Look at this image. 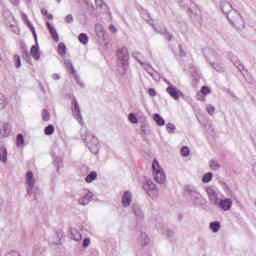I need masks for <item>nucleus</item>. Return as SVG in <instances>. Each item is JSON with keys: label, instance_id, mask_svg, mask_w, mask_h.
Masks as SVG:
<instances>
[{"label": "nucleus", "instance_id": "obj_1", "mask_svg": "<svg viewBox=\"0 0 256 256\" xmlns=\"http://www.w3.org/2000/svg\"><path fill=\"white\" fill-rule=\"evenodd\" d=\"M220 9L222 13L226 15L231 25H233L236 29H245V20H243V16H241L236 9H233V5H231L228 1H222L220 3Z\"/></svg>", "mask_w": 256, "mask_h": 256}, {"label": "nucleus", "instance_id": "obj_2", "mask_svg": "<svg viewBox=\"0 0 256 256\" xmlns=\"http://www.w3.org/2000/svg\"><path fill=\"white\" fill-rule=\"evenodd\" d=\"M178 5L186 11L192 21H201V9L193 0H178Z\"/></svg>", "mask_w": 256, "mask_h": 256}, {"label": "nucleus", "instance_id": "obj_3", "mask_svg": "<svg viewBox=\"0 0 256 256\" xmlns=\"http://www.w3.org/2000/svg\"><path fill=\"white\" fill-rule=\"evenodd\" d=\"M82 139L91 153H93L94 155H97V153H99V139L96 138L95 135L86 132L85 136H82Z\"/></svg>", "mask_w": 256, "mask_h": 256}, {"label": "nucleus", "instance_id": "obj_4", "mask_svg": "<svg viewBox=\"0 0 256 256\" xmlns=\"http://www.w3.org/2000/svg\"><path fill=\"white\" fill-rule=\"evenodd\" d=\"M152 170L156 183L162 185L166 181L167 177L165 176V172H163V168H161L157 160L152 162Z\"/></svg>", "mask_w": 256, "mask_h": 256}, {"label": "nucleus", "instance_id": "obj_5", "mask_svg": "<svg viewBox=\"0 0 256 256\" xmlns=\"http://www.w3.org/2000/svg\"><path fill=\"white\" fill-rule=\"evenodd\" d=\"M72 113L74 119L78 121L79 124L83 125V116L81 115V107H79V102H77V98H73L72 100Z\"/></svg>", "mask_w": 256, "mask_h": 256}, {"label": "nucleus", "instance_id": "obj_6", "mask_svg": "<svg viewBox=\"0 0 256 256\" xmlns=\"http://www.w3.org/2000/svg\"><path fill=\"white\" fill-rule=\"evenodd\" d=\"M185 194L192 199V201H199L201 199V193L197 191V188L191 185H187L184 188Z\"/></svg>", "mask_w": 256, "mask_h": 256}, {"label": "nucleus", "instance_id": "obj_7", "mask_svg": "<svg viewBox=\"0 0 256 256\" xmlns=\"http://www.w3.org/2000/svg\"><path fill=\"white\" fill-rule=\"evenodd\" d=\"M206 193L213 205H219V194L217 193V187L215 186L208 187L206 189Z\"/></svg>", "mask_w": 256, "mask_h": 256}, {"label": "nucleus", "instance_id": "obj_8", "mask_svg": "<svg viewBox=\"0 0 256 256\" xmlns=\"http://www.w3.org/2000/svg\"><path fill=\"white\" fill-rule=\"evenodd\" d=\"M26 185L28 195H33V189H35V176L32 171H28L26 174Z\"/></svg>", "mask_w": 256, "mask_h": 256}, {"label": "nucleus", "instance_id": "obj_9", "mask_svg": "<svg viewBox=\"0 0 256 256\" xmlns=\"http://www.w3.org/2000/svg\"><path fill=\"white\" fill-rule=\"evenodd\" d=\"M117 58L123 65H129V50H127V47H122L117 51Z\"/></svg>", "mask_w": 256, "mask_h": 256}, {"label": "nucleus", "instance_id": "obj_10", "mask_svg": "<svg viewBox=\"0 0 256 256\" xmlns=\"http://www.w3.org/2000/svg\"><path fill=\"white\" fill-rule=\"evenodd\" d=\"M143 189L150 197H157V185H155L152 180H148L147 183L143 185Z\"/></svg>", "mask_w": 256, "mask_h": 256}, {"label": "nucleus", "instance_id": "obj_11", "mask_svg": "<svg viewBox=\"0 0 256 256\" xmlns=\"http://www.w3.org/2000/svg\"><path fill=\"white\" fill-rule=\"evenodd\" d=\"M168 85L169 86L166 88V92L168 93V95H170V97H172L174 101H179V98L181 97V95H183V93L175 86H173V84L168 83Z\"/></svg>", "mask_w": 256, "mask_h": 256}, {"label": "nucleus", "instance_id": "obj_12", "mask_svg": "<svg viewBox=\"0 0 256 256\" xmlns=\"http://www.w3.org/2000/svg\"><path fill=\"white\" fill-rule=\"evenodd\" d=\"M203 55L207 61H215L219 59V55L213 50V48H205L202 50Z\"/></svg>", "mask_w": 256, "mask_h": 256}, {"label": "nucleus", "instance_id": "obj_13", "mask_svg": "<svg viewBox=\"0 0 256 256\" xmlns=\"http://www.w3.org/2000/svg\"><path fill=\"white\" fill-rule=\"evenodd\" d=\"M216 207H219L222 209V211H231V207H233V200L231 198L221 199L218 200V205Z\"/></svg>", "mask_w": 256, "mask_h": 256}, {"label": "nucleus", "instance_id": "obj_14", "mask_svg": "<svg viewBox=\"0 0 256 256\" xmlns=\"http://www.w3.org/2000/svg\"><path fill=\"white\" fill-rule=\"evenodd\" d=\"M142 67H143L144 71H146L152 79H155V81H157V79H159V74H157V72L153 69L152 65L144 64V65H142Z\"/></svg>", "mask_w": 256, "mask_h": 256}, {"label": "nucleus", "instance_id": "obj_15", "mask_svg": "<svg viewBox=\"0 0 256 256\" xmlns=\"http://www.w3.org/2000/svg\"><path fill=\"white\" fill-rule=\"evenodd\" d=\"M0 135L1 137H9L11 135V125L9 123L0 124Z\"/></svg>", "mask_w": 256, "mask_h": 256}, {"label": "nucleus", "instance_id": "obj_16", "mask_svg": "<svg viewBox=\"0 0 256 256\" xmlns=\"http://www.w3.org/2000/svg\"><path fill=\"white\" fill-rule=\"evenodd\" d=\"M30 53L35 61H39L41 59V52H39V43L36 42V45L31 47Z\"/></svg>", "mask_w": 256, "mask_h": 256}, {"label": "nucleus", "instance_id": "obj_17", "mask_svg": "<svg viewBox=\"0 0 256 256\" xmlns=\"http://www.w3.org/2000/svg\"><path fill=\"white\" fill-rule=\"evenodd\" d=\"M92 199H93V192H88L79 199L78 203L79 205H89Z\"/></svg>", "mask_w": 256, "mask_h": 256}, {"label": "nucleus", "instance_id": "obj_18", "mask_svg": "<svg viewBox=\"0 0 256 256\" xmlns=\"http://www.w3.org/2000/svg\"><path fill=\"white\" fill-rule=\"evenodd\" d=\"M132 199H133V196L131 195V192L129 191L124 192L122 196L123 207H129L131 205Z\"/></svg>", "mask_w": 256, "mask_h": 256}, {"label": "nucleus", "instance_id": "obj_19", "mask_svg": "<svg viewBox=\"0 0 256 256\" xmlns=\"http://www.w3.org/2000/svg\"><path fill=\"white\" fill-rule=\"evenodd\" d=\"M132 211L136 219H143V217H145V214L143 213V210L141 209V206H139V204H133Z\"/></svg>", "mask_w": 256, "mask_h": 256}, {"label": "nucleus", "instance_id": "obj_20", "mask_svg": "<svg viewBox=\"0 0 256 256\" xmlns=\"http://www.w3.org/2000/svg\"><path fill=\"white\" fill-rule=\"evenodd\" d=\"M211 93V89L208 86H203L200 92L197 93L196 98L198 101H205V97L203 95H209Z\"/></svg>", "mask_w": 256, "mask_h": 256}, {"label": "nucleus", "instance_id": "obj_21", "mask_svg": "<svg viewBox=\"0 0 256 256\" xmlns=\"http://www.w3.org/2000/svg\"><path fill=\"white\" fill-rule=\"evenodd\" d=\"M149 236L145 232H141L138 237V243H140L141 247H145V245H149Z\"/></svg>", "mask_w": 256, "mask_h": 256}, {"label": "nucleus", "instance_id": "obj_22", "mask_svg": "<svg viewBox=\"0 0 256 256\" xmlns=\"http://www.w3.org/2000/svg\"><path fill=\"white\" fill-rule=\"evenodd\" d=\"M70 239H73V241H81V232L75 228L70 229Z\"/></svg>", "mask_w": 256, "mask_h": 256}, {"label": "nucleus", "instance_id": "obj_23", "mask_svg": "<svg viewBox=\"0 0 256 256\" xmlns=\"http://www.w3.org/2000/svg\"><path fill=\"white\" fill-rule=\"evenodd\" d=\"M95 31H96V35H97V37H99V39H102V37H104V35H105V28L103 27V25L96 24L95 25Z\"/></svg>", "mask_w": 256, "mask_h": 256}, {"label": "nucleus", "instance_id": "obj_24", "mask_svg": "<svg viewBox=\"0 0 256 256\" xmlns=\"http://www.w3.org/2000/svg\"><path fill=\"white\" fill-rule=\"evenodd\" d=\"M0 161L2 163H7V148H5V146L0 148Z\"/></svg>", "mask_w": 256, "mask_h": 256}, {"label": "nucleus", "instance_id": "obj_25", "mask_svg": "<svg viewBox=\"0 0 256 256\" xmlns=\"http://www.w3.org/2000/svg\"><path fill=\"white\" fill-rule=\"evenodd\" d=\"M210 229L212 233H218V231L221 229V223L219 221L211 222Z\"/></svg>", "mask_w": 256, "mask_h": 256}, {"label": "nucleus", "instance_id": "obj_26", "mask_svg": "<svg viewBox=\"0 0 256 256\" xmlns=\"http://www.w3.org/2000/svg\"><path fill=\"white\" fill-rule=\"evenodd\" d=\"M210 66L212 67V69H214L218 73H223V71H225V68L223 67V64H218V63H215V62H210Z\"/></svg>", "mask_w": 256, "mask_h": 256}, {"label": "nucleus", "instance_id": "obj_27", "mask_svg": "<svg viewBox=\"0 0 256 256\" xmlns=\"http://www.w3.org/2000/svg\"><path fill=\"white\" fill-rule=\"evenodd\" d=\"M78 41L82 45H87V43H89V36H87V34H85V33H80L78 36Z\"/></svg>", "mask_w": 256, "mask_h": 256}, {"label": "nucleus", "instance_id": "obj_28", "mask_svg": "<svg viewBox=\"0 0 256 256\" xmlns=\"http://www.w3.org/2000/svg\"><path fill=\"white\" fill-rule=\"evenodd\" d=\"M64 65L72 75H75V67H73V63L71 62V60H64Z\"/></svg>", "mask_w": 256, "mask_h": 256}, {"label": "nucleus", "instance_id": "obj_29", "mask_svg": "<svg viewBox=\"0 0 256 256\" xmlns=\"http://www.w3.org/2000/svg\"><path fill=\"white\" fill-rule=\"evenodd\" d=\"M154 121L159 125V127H163V125H165V119H163L159 114H154Z\"/></svg>", "mask_w": 256, "mask_h": 256}, {"label": "nucleus", "instance_id": "obj_30", "mask_svg": "<svg viewBox=\"0 0 256 256\" xmlns=\"http://www.w3.org/2000/svg\"><path fill=\"white\" fill-rule=\"evenodd\" d=\"M152 27L156 33H166L167 28L165 26H161L159 24H152Z\"/></svg>", "mask_w": 256, "mask_h": 256}, {"label": "nucleus", "instance_id": "obj_31", "mask_svg": "<svg viewBox=\"0 0 256 256\" xmlns=\"http://www.w3.org/2000/svg\"><path fill=\"white\" fill-rule=\"evenodd\" d=\"M97 179V172H90L88 177L85 178L86 183H93Z\"/></svg>", "mask_w": 256, "mask_h": 256}, {"label": "nucleus", "instance_id": "obj_32", "mask_svg": "<svg viewBox=\"0 0 256 256\" xmlns=\"http://www.w3.org/2000/svg\"><path fill=\"white\" fill-rule=\"evenodd\" d=\"M132 57L133 59H135L140 65H145V63H143L141 61V57H143V55H141L139 52H132Z\"/></svg>", "mask_w": 256, "mask_h": 256}, {"label": "nucleus", "instance_id": "obj_33", "mask_svg": "<svg viewBox=\"0 0 256 256\" xmlns=\"http://www.w3.org/2000/svg\"><path fill=\"white\" fill-rule=\"evenodd\" d=\"M45 135H53L55 133V126L52 124L48 125L44 130Z\"/></svg>", "mask_w": 256, "mask_h": 256}, {"label": "nucleus", "instance_id": "obj_34", "mask_svg": "<svg viewBox=\"0 0 256 256\" xmlns=\"http://www.w3.org/2000/svg\"><path fill=\"white\" fill-rule=\"evenodd\" d=\"M58 53H59L60 55H66V54H67V47L65 46L64 43H60V44L58 45Z\"/></svg>", "mask_w": 256, "mask_h": 256}, {"label": "nucleus", "instance_id": "obj_35", "mask_svg": "<svg viewBox=\"0 0 256 256\" xmlns=\"http://www.w3.org/2000/svg\"><path fill=\"white\" fill-rule=\"evenodd\" d=\"M128 119L130 123H133L134 125H137V123H139V119H137V116L135 115V113H130L128 115Z\"/></svg>", "mask_w": 256, "mask_h": 256}, {"label": "nucleus", "instance_id": "obj_36", "mask_svg": "<svg viewBox=\"0 0 256 256\" xmlns=\"http://www.w3.org/2000/svg\"><path fill=\"white\" fill-rule=\"evenodd\" d=\"M166 131L167 133H169L170 135H173L175 133V125L173 123H168L166 125Z\"/></svg>", "mask_w": 256, "mask_h": 256}, {"label": "nucleus", "instance_id": "obj_37", "mask_svg": "<svg viewBox=\"0 0 256 256\" xmlns=\"http://www.w3.org/2000/svg\"><path fill=\"white\" fill-rule=\"evenodd\" d=\"M25 139L23 138V134H18L16 138V145L18 147H21V145H24Z\"/></svg>", "mask_w": 256, "mask_h": 256}, {"label": "nucleus", "instance_id": "obj_38", "mask_svg": "<svg viewBox=\"0 0 256 256\" xmlns=\"http://www.w3.org/2000/svg\"><path fill=\"white\" fill-rule=\"evenodd\" d=\"M7 106V98L5 95H0V109H4Z\"/></svg>", "mask_w": 256, "mask_h": 256}, {"label": "nucleus", "instance_id": "obj_39", "mask_svg": "<svg viewBox=\"0 0 256 256\" xmlns=\"http://www.w3.org/2000/svg\"><path fill=\"white\" fill-rule=\"evenodd\" d=\"M211 179H213V173L208 172L203 176L202 181L203 183H209Z\"/></svg>", "mask_w": 256, "mask_h": 256}, {"label": "nucleus", "instance_id": "obj_40", "mask_svg": "<svg viewBox=\"0 0 256 256\" xmlns=\"http://www.w3.org/2000/svg\"><path fill=\"white\" fill-rule=\"evenodd\" d=\"M15 67L16 69H21V56L15 54L14 55Z\"/></svg>", "mask_w": 256, "mask_h": 256}, {"label": "nucleus", "instance_id": "obj_41", "mask_svg": "<svg viewBox=\"0 0 256 256\" xmlns=\"http://www.w3.org/2000/svg\"><path fill=\"white\" fill-rule=\"evenodd\" d=\"M52 38L54 39V41H59V34H57V30H55V28H50L49 30Z\"/></svg>", "mask_w": 256, "mask_h": 256}, {"label": "nucleus", "instance_id": "obj_42", "mask_svg": "<svg viewBox=\"0 0 256 256\" xmlns=\"http://www.w3.org/2000/svg\"><path fill=\"white\" fill-rule=\"evenodd\" d=\"M57 241L54 242V245H61V239H63V231H57L56 232Z\"/></svg>", "mask_w": 256, "mask_h": 256}, {"label": "nucleus", "instance_id": "obj_43", "mask_svg": "<svg viewBox=\"0 0 256 256\" xmlns=\"http://www.w3.org/2000/svg\"><path fill=\"white\" fill-rule=\"evenodd\" d=\"M189 153H191V151L189 150V147L184 146L181 148L182 157H189Z\"/></svg>", "mask_w": 256, "mask_h": 256}, {"label": "nucleus", "instance_id": "obj_44", "mask_svg": "<svg viewBox=\"0 0 256 256\" xmlns=\"http://www.w3.org/2000/svg\"><path fill=\"white\" fill-rule=\"evenodd\" d=\"M219 163H217L215 160L210 161V168L213 169V171H217L220 169Z\"/></svg>", "mask_w": 256, "mask_h": 256}, {"label": "nucleus", "instance_id": "obj_45", "mask_svg": "<svg viewBox=\"0 0 256 256\" xmlns=\"http://www.w3.org/2000/svg\"><path fill=\"white\" fill-rule=\"evenodd\" d=\"M51 119V116L49 115V112L47 110L42 111V120L43 121H49Z\"/></svg>", "mask_w": 256, "mask_h": 256}, {"label": "nucleus", "instance_id": "obj_46", "mask_svg": "<svg viewBox=\"0 0 256 256\" xmlns=\"http://www.w3.org/2000/svg\"><path fill=\"white\" fill-rule=\"evenodd\" d=\"M234 65H235V67L238 69V71H243V69H244V66H243V64H241V61H239V60H236L235 62H234Z\"/></svg>", "mask_w": 256, "mask_h": 256}, {"label": "nucleus", "instance_id": "obj_47", "mask_svg": "<svg viewBox=\"0 0 256 256\" xmlns=\"http://www.w3.org/2000/svg\"><path fill=\"white\" fill-rule=\"evenodd\" d=\"M140 129L144 135H147L149 133V126H147V124H142Z\"/></svg>", "mask_w": 256, "mask_h": 256}, {"label": "nucleus", "instance_id": "obj_48", "mask_svg": "<svg viewBox=\"0 0 256 256\" xmlns=\"http://www.w3.org/2000/svg\"><path fill=\"white\" fill-rule=\"evenodd\" d=\"M206 111L209 113V115H213L215 113V106L207 105Z\"/></svg>", "mask_w": 256, "mask_h": 256}, {"label": "nucleus", "instance_id": "obj_49", "mask_svg": "<svg viewBox=\"0 0 256 256\" xmlns=\"http://www.w3.org/2000/svg\"><path fill=\"white\" fill-rule=\"evenodd\" d=\"M73 75L77 85H80V87H83V82H81V78L77 75V73L75 72Z\"/></svg>", "mask_w": 256, "mask_h": 256}, {"label": "nucleus", "instance_id": "obj_50", "mask_svg": "<svg viewBox=\"0 0 256 256\" xmlns=\"http://www.w3.org/2000/svg\"><path fill=\"white\" fill-rule=\"evenodd\" d=\"M65 23H73L74 19H73V15L68 14L65 18H64Z\"/></svg>", "mask_w": 256, "mask_h": 256}, {"label": "nucleus", "instance_id": "obj_51", "mask_svg": "<svg viewBox=\"0 0 256 256\" xmlns=\"http://www.w3.org/2000/svg\"><path fill=\"white\" fill-rule=\"evenodd\" d=\"M164 35H165V39H167V41H172L173 34L166 31V32H164Z\"/></svg>", "mask_w": 256, "mask_h": 256}, {"label": "nucleus", "instance_id": "obj_52", "mask_svg": "<svg viewBox=\"0 0 256 256\" xmlns=\"http://www.w3.org/2000/svg\"><path fill=\"white\" fill-rule=\"evenodd\" d=\"M90 243H91V239H89V238H85L84 240H83V247H84V249H86V247L88 246V245H90Z\"/></svg>", "mask_w": 256, "mask_h": 256}, {"label": "nucleus", "instance_id": "obj_53", "mask_svg": "<svg viewBox=\"0 0 256 256\" xmlns=\"http://www.w3.org/2000/svg\"><path fill=\"white\" fill-rule=\"evenodd\" d=\"M142 19H144L145 21H150L151 16L147 12H145V13H142Z\"/></svg>", "mask_w": 256, "mask_h": 256}, {"label": "nucleus", "instance_id": "obj_54", "mask_svg": "<svg viewBox=\"0 0 256 256\" xmlns=\"http://www.w3.org/2000/svg\"><path fill=\"white\" fill-rule=\"evenodd\" d=\"M148 94L150 95V97H155L157 95V92L155 91V89L150 88L148 90Z\"/></svg>", "mask_w": 256, "mask_h": 256}, {"label": "nucleus", "instance_id": "obj_55", "mask_svg": "<svg viewBox=\"0 0 256 256\" xmlns=\"http://www.w3.org/2000/svg\"><path fill=\"white\" fill-rule=\"evenodd\" d=\"M96 6L99 7L100 9L105 5V2L103 0H96Z\"/></svg>", "mask_w": 256, "mask_h": 256}, {"label": "nucleus", "instance_id": "obj_56", "mask_svg": "<svg viewBox=\"0 0 256 256\" xmlns=\"http://www.w3.org/2000/svg\"><path fill=\"white\" fill-rule=\"evenodd\" d=\"M30 30L32 31V35H33V37H34V39H35V43H37V32H35V27L32 26V27L30 28Z\"/></svg>", "mask_w": 256, "mask_h": 256}, {"label": "nucleus", "instance_id": "obj_57", "mask_svg": "<svg viewBox=\"0 0 256 256\" xmlns=\"http://www.w3.org/2000/svg\"><path fill=\"white\" fill-rule=\"evenodd\" d=\"M57 163V171H59V167H63V160L59 159L58 161H56Z\"/></svg>", "mask_w": 256, "mask_h": 256}, {"label": "nucleus", "instance_id": "obj_58", "mask_svg": "<svg viewBox=\"0 0 256 256\" xmlns=\"http://www.w3.org/2000/svg\"><path fill=\"white\" fill-rule=\"evenodd\" d=\"M11 27H12L13 33H15L16 35H19V28H17V26H13V25H11Z\"/></svg>", "mask_w": 256, "mask_h": 256}, {"label": "nucleus", "instance_id": "obj_59", "mask_svg": "<svg viewBox=\"0 0 256 256\" xmlns=\"http://www.w3.org/2000/svg\"><path fill=\"white\" fill-rule=\"evenodd\" d=\"M173 235H175V232L171 229L167 230V237H173Z\"/></svg>", "mask_w": 256, "mask_h": 256}, {"label": "nucleus", "instance_id": "obj_60", "mask_svg": "<svg viewBox=\"0 0 256 256\" xmlns=\"http://www.w3.org/2000/svg\"><path fill=\"white\" fill-rule=\"evenodd\" d=\"M109 29H110L111 33H117V28L115 27V25H110Z\"/></svg>", "mask_w": 256, "mask_h": 256}, {"label": "nucleus", "instance_id": "obj_61", "mask_svg": "<svg viewBox=\"0 0 256 256\" xmlns=\"http://www.w3.org/2000/svg\"><path fill=\"white\" fill-rule=\"evenodd\" d=\"M52 79H54V81H59V79H61V76H59V74H53Z\"/></svg>", "mask_w": 256, "mask_h": 256}, {"label": "nucleus", "instance_id": "obj_62", "mask_svg": "<svg viewBox=\"0 0 256 256\" xmlns=\"http://www.w3.org/2000/svg\"><path fill=\"white\" fill-rule=\"evenodd\" d=\"M10 2H11L12 5H14L15 7H18V5H19V0H10Z\"/></svg>", "mask_w": 256, "mask_h": 256}, {"label": "nucleus", "instance_id": "obj_63", "mask_svg": "<svg viewBox=\"0 0 256 256\" xmlns=\"http://www.w3.org/2000/svg\"><path fill=\"white\" fill-rule=\"evenodd\" d=\"M10 2H11L12 5H14L15 7H18V5H19V0H10Z\"/></svg>", "mask_w": 256, "mask_h": 256}, {"label": "nucleus", "instance_id": "obj_64", "mask_svg": "<svg viewBox=\"0 0 256 256\" xmlns=\"http://www.w3.org/2000/svg\"><path fill=\"white\" fill-rule=\"evenodd\" d=\"M6 256H21V255H19V253L17 252H11V253H8Z\"/></svg>", "mask_w": 256, "mask_h": 256}]
</instances>
